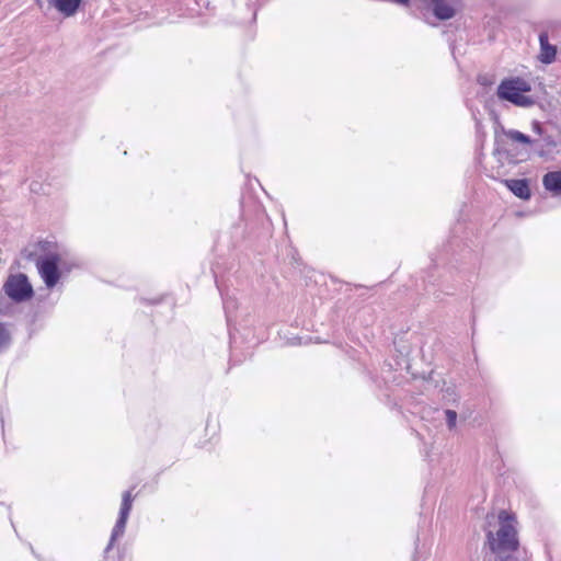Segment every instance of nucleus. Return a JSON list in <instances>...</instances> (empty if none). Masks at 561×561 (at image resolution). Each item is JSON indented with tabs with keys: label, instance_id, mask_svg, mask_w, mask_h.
<instances>
[{
	"label": "nucleus",
	"instance_id": "1",
	"mask_svg": "<svg viewBox=\"0 0 561 561\" xmlns=\"http://www.w3.org/2000/svg\"><path fill=\"white\" fill-rule=\"evenodd\" d=\"M485 546L490 554L508 556L519 547L516 519L513 514L502 510L497 515L488 514L485 517Z\"/></svg>",
	"mask_w": 561,
	"mask_h": 561
},
{
	"label": "nucleus",
	"instance_id": "2",
	"mask_svg": "<svg viewBox=\"0 0 561 561\" xmlns=\"http://www.w3.org/2000/svg\"><path fill=\"white\" fill-rule=\"evenodd\" d=\"M530 91L531 84L527 80L520 77H511L501 81L496 94L499 99L511 102L516 106L529 107L535 104V100L524 93Z\"/></svg>",
	"mask_w": 561,
	"mask_h": 561
},
{
	"label": "nucleus",
	"instance_id": "3",
	"mask_svg": "<svg viewBox=\"0 0 561 561\" xmlns=\"http://www.w3.org/2000/svg\"><path fill=\"white\" fill-rule=\"evenodd\" d=\"M27 259L35 262L38 274L47 288H53L57 285L60 279V256L57 253L49 252L37 256L36 253L31 252Z\"/></svg>",
	"mask_w": 561,
	"mask_h": 561
},
{
	"label": "nucleus",
	"instance_id": "4",
	"mask_svg": "<svg viewBox=\"0 0 561 561\" xmlns=\"http://www.w3.org/2000/svg\"><path fill=\"white\" fill-rule=\"evenodd\" d=\"M2 290L15 302L26 301L34 295L33 287L30 284L27 276L22 273L10 275L4 283Z\"/></svg>",
	"mask_w": 561,
	"mask_h": 561
},
{
	"label": "nucleus",
	"instance_id": "5",
	"mask_svg": "<svg viewBox=\"0 0 561 561\" xmlns=\"http://www.w3.org/2000/svg\"><path fill=\"white\" fill-rule=\"evenodd\" d=\"M133 501H134V497L131 495V491H125L123 493V496H122V504H121L119 515H118L116 524H115V526H114V528L112 530L110 542H108V545H107V547L105 549L106 551L112 549V547H113L114 542L116 541V539L119 538L121 536H123V534L125 531V527H126V524H127V519H128L129 513L131 511Z\"/></svg>",
	"mask_w": 561,
	"mask_h": 561
},
{
	"label": "nucleus",
	"instance_id": "6",
	"mask_svg": "<svg viewBox=\"0 0 561 561\" xmlns=\"http://www.w3.org/2000/svg\"><path fill=\"white\" fill-rule=\"evenodd\" d=\"M506 187L520 199H529L531 192L529 188L528 180L526 179H511L504 181Z\"/></svg>",
	"mask_w": 561,
	"mask_h": 561
},
{
	"label": "nucleus",
	"instance_id": "7",
	"mask_svg": "<svg viewBox=\"0 0 561 561\" xmlns=\"http://www.w3.org/2000/svg\"><path fill=\"white\" fill-rule=\"evenodd\" d=\"M65 18L73 16L81 5L82 0H47Z\"/></svg>",
	"mask_w": 561,
	"mask_h": 561
},
{
	"label": "nucleus",
	"instance_id": "8",
	"mask_svg": "<svg viewBox=\"0 0 561 561\" xmlns=\"http://www.w3.org/2000/svg\"><path fill=\"white\" fill-rule=\"evenodd\" d=\"M540 44V61L543 64H551L556 59L557 48L549 43V37L546 32L539 34Z\"/></svg>",
	"mask_w": 561,
	"mask_h": 561
},
{
	"label": "nucleus",
	"instance_id": "9",
	"mask_svg": "<svg viewBox=\"0 0 561 561\" xmlns=\"http://www.w3.org/2000/svg\"><path fill=\"white\" fill-rule=\"evenodd\" d=\"M543 186L553 194H561V171H551L543 175Z\"/></svg>",
	"mask_w": 561,
	"mask_h": 561
},
{
	"label": "nucleus",
	"instance_id": "10",
	"mask_svg": "<svg viewBox=\"0 0 561 561\" xmlns=\"http://www.w3.org/2000/svg\"><path fill=\"white\" fill-rule=\"evenodd\" d=\"M16 302L11 300L7 295H0V317L1 316H13L16 309Z\"/></svg>",
	"mask_w": 561,
	"mask_h": 561
},
{
	"label": "nucleus",
	"instance_id": "11",
	"mask_svg": "<svg viewBox=\"0 0 561 561\" xmlns=\"http://www.w3.org/2000/svg\"><path fill=\"white\" fill-rule=\"evenodd\" d=\"M504 134L512 141L522 142V144H526V145H530L533 142V140L530 139L529 136H527L526 134H523L522 131L516 130V129L505 130Z\"/></svg>",
	"mask_w": 561,
	"mask_h": 561
},
{
	"label": "nucleus",
	"instance_id": "12",
	"mask_svg": "<svg viewBox=\"0 0 561 561\" xmlns=\"http://www.w3.org/2000/svg\"><path fill=\"white\" fill-rule=\"evenodd\" d=\"M11 341V332L4 323L0 322V353L10 346Z\"/></svg>",
	"mask_w": 561,
	"mask_h": 561
},
{
	"label": "nucleus",
	"instance_id": "13",
	"mask_svg": "<svg viewBox=\"0 0 561 561\" xmlns=\"http://www.w3.org/2000/svg\"><path fill=\"white\" fill-rule=\"evenodd\" d=\"M445 415H446V422H447L448 428L453 430L456 426V422H457V413H456V411H454V410H446L445 411Z\"/></svg>",
	"mask_w": 561,
	"mask_h": 561
},
{
	"label": "nucleus",
	"instance_id": "14",
	"mask_svg": "<svg viewBox=\"0 0 561 561\" xmlns=\"http://www.w3.org/2000/svg\"><path fill=\"white\" fill-rule=\"evenodd\" d=\"M488 561H516V559L513 558V554H508V556L489 554Z\"/></svg>",
	"mask_w": 561,
	"mask_h": 561
},
{
	"label": "nucleus",
	"instance_id": "15",
	"mask_svg": "<svg viewBox=\"0 0 561 561\" xmlns=\"http://www.w3.org/2000/svg\"><path fill=\"white\" fill-rule=\"evenodd\" d=\"M234 301L231 300L230 298H224V309L226 311V314H227V320L229 321L230 317H229V312L232 308H234Z\"/></svg>",
	"mask_w": 561,
	"mask_h": 561
},
{
	"label": "nucleus",
	"instance_id": "16",
	"mask_svg": "<svg viewBox=\"0 0 561 561\" xmlns=\"http://www.w3.org/2000/svg\"><path fill=\"white\" fill-rule=\"evenodd\" d=\"M533 130L537 133L538 135L542 134V126L539 122L535 121L533 122Z\"/></svg>",
	"mask_w": 561,
	"mask_h": 561
},
{
	"label": "nucleus",
	"instance_id": "17",
	"mask_svg": "<svg viewBox=\"0 0 561 561\" xmlns=\"http://www.w3.org/2000/svg\"><path fill=\"white\" fill-rule=\"evenodd\" d=\"M49 245H50V242H48V241H39V242L37 243L38 249H39L41 251H43V252L47 251V249H48V247H49Z\"/></svg>",
	"mask_w": 561,
	"mask_h": 561
},
{
	"label": "nucleus",
	"instance_id": "18",
	"mask_svg": "<svg viewBox=\"0 0 561 561\" xmlns=\"http://www.w3.org/2000/svg\"><path fill=\"white\" fill-rule=\"evenodd\" d=\"M392 1L396 3H399V4H408L410 0H392Z\"/></svg>",
	"mask_w": 561,
	"mask_h": 561
}]
</instances>
